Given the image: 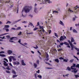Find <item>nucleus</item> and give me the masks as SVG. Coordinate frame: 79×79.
I'll return each instance as SVG.
<instances>
[{
  "label": "nucleus",
  "mask_w": 79,
  "mask_h": 79,
  "mask_svg": "<svg viewBox=\"0 0 79 79\" xmlns=\"http://www.w3.org/2000/svg\"><path fill=\"white\" fill-rule=\"evenodd\" d=\"M31 10H32V7L29 6H25L23 8L22 13H23V11H24L25 13H29L30 11Z\"/></svg>",
  "instance_id": "obj_1"
},
{
  "label": "nucleus",
  "mask_w": 79,
  "mask_h": 79,
  "mask_svg": "<svg viewBox=\"0 0 79 79\" xmlns=\"http://www.w3.org/2000/svg\"><path fill=\"white\" fill-rule=\"evenodd\" d=\"M40 29H41L40 30H38L39 31L38 32V34L41 37L42 36V32H45V30H44V27L43 26L41 27V26H39Z\"/></svg>",
  "instance_id": "obj_2"
},
{
  "label": "nucleus",
  "mask_w": 79,
  "mask_h": 79,
  "mask_svg": "<svg viewBox=\"0 0 79 79\" xmlns=\"http://www.w3.org/2000/svg\"><path fill=\"white\" fill-rule=\"evenodd\" d=\"M76 66V64H73V66H72L71 67V69H74L73 71L74 73H77V70H76V69L74 68Z\"/></svg>",
  "instance_id": "obj_3"
},
{
  "label": "nucleus",
  "mask_w": 79,
  "mask_h": 79,
  "mask_svg": "<svg viewBox=\"0 0 79 79\" xmlns=\"http://www.w3.org/2000/svg\"><path fill=\"white\" fill-rule=\"evenodd\" d=\"M41 2L42 3H52V1H50L49 0H40L39 1V2Z\"/></svg>",
  "instance_id": "obj_4"
},
{
  "label": "nucleus",
  "mask_w": 79,
  "mask_h": 79,
  "mask_svg": "<svg viewBox=\"0 0 79 79\" xmlns=\"http://www.w3.org/2000/svg\"><path fill=\"white\" fill-rule=\"evenodd\" d=\"M45 56L46 59H45L46 61H48L49 59H48V54L47 52H45Z\"/></svg>",
  "instance_id": "obj_5"
},
{
  "label": "nucleus",
  "mask_w": 79,
  "mask_h": 79,
  "mask_svg": "<svg viewBox=\"0 0 79 79\" xmlns=\"http://www.w3.org/2000/svg\"><path fill=\"white\" fill-rule=\"evenodd\" d=\"M7 53L8 55H11L13 53V51L10 50H9L7 51Z\"/></svg>",
  "instance_id": "obj_6"
},
{
  "label": "nucleus",
  "mask_w": 79,
  "mask_h": 79,
  "mask_svg": "<svg viewBox=\"0 0 79 79\" xmlns=\"http://www.w3.org/2000/svg\"><path fill=\"white\" fill-rule=\"evenodd\" d=\"M13 64L14 65H16V64H17V65H18L19 64H20L19 62H13Z\"/></svg>",
  "instance_id": "obj_7"
},
{
  "label": "nucleus",
  "mask_w": 79,
  "mask_h": 79,
  "mask_svg": "<svg viewBox=\"0 0 79 79\" xmlns=\"http://www.w3.org/2000/svg\"><path fill=\"white\" fill-rule=\"evenodd\" d=\"M3 62L4 65L5 66H8V64H6V61H5V60H4Z\"/></svg>",
  "instance_id": "obj_8"
},
{
  "label": "nucleus",
  "mask_w": 79,
  "mask_h": 79,
  "mask_svg": "<svg viewBox=\"0 0 79 79\" xmlns=\"http://www.w3.org/2000/svg\"><path fill=\"white\" fill-rule=\"evenodd\" d=\"M64 39L63 38V36H61L60 37L59 40L60 41H62V40H63Z\"/></svg>",
  "instance_id": "obj_9"
},
{
  "label": "nucleus",
  "mask_w": 79,
  "mask_h": 79,
  "mask_svg": "<svg viewBox=\"0 0 79 79\" xmlns=\"http://www.w3.org/2000/svg\"><path fill=\"white\" fill-rule=\"evenodd\" d=\"M10 40H16V37H12L10 38Z\"/></svg>",
  "instance_id": "obj_10"
},
{
  "label": "nucleus",
  "mask_w": 79,
  "mask_h": 79,
  "mask_svg": "<svg viewBox=\"0 0 79 79\" xmlns=\"http://www.w3.org/2000/svg\"><path fill=\"white\" fill-rule=\"evenodd\" d=\"M22 64L23 66H25L26 65V64L24 63V60H21Z\"/></svg>",
  "instance_id": "obj_11"
},
{
  "label": "nucleus",
  "mask_w": 79,
  "mask_h": 79,
  "mask_svg": "<svg viewBox=\"0 0 79 79\" xmlns=\"http://www.w3.org/2000/svg\"><path fill=\"white\" fill-rule=\"evenodd\" d=\"M27 32H26V34H33V32H31L30 33H28V30H27Z\"/></svg>",
  "instance_id": "obj_12"
},
{
  "label": "nucleus",
  "mask_w": 79,
  "mask_h": 79,
  "mask_svg": "<svg viewBox=\"0 0 79 79\" xmlns=\"http://www.w3.org/2000/svg\"><path fill=\"white\" fill-rule=\"evenodd\" d=\"M55 62H56L57 63H58L60 62V61H59L58 59H55Z\"/></svg>",
  "instance_id": "obj_13"
},
{
  "label": "nucleus",
  "mask_w": 79,
  "mask_h": 79,
  "mask_svg": "<svg viewBox=\"0 0 79 79\" xmlns=\"http://www.w3.org/2000/svg\"><path fill=\"white\" fill-rule=\"evenodd\" d=\"M9 58L10 62H11L12 61V57L11 56H10Z\"/></svg>",
  "instance_id": "obj_14"
},
{
  "label": "nucleus",
  "mask_w": 79,
  "mask_h": 79,
  "mask_svg": "<svg viewBox=\"0 0 79 79\" xmlns=\"http://www.w3.org/2000/svg\"><path fill=\"white\" fill-rule=\"evenodd\" d=\"M0 56H1V57H5L6 56V55L4 54H0Z\"/></svg>",
  "instance_id": "obj_15"
},
{
  "label": "nucleus",
  "mask_w": 79,
  "mask_h": 79,
  "mask_svg": "<svg viewBox=\"0 0 79 79\" xmlns=\"http://www.w3.org/2000/svg\"><path fill=\"white\" fill-rule=\"evenodd\" d=\"M60 22L59 23V24H60L61 25H62V26H64V24L63 23V22H62V21H60Z\"/></svg>",
  "instance_id": "obj_16"
},
{
  "label": "nucleus",
  "mask_w": 79,
  "mask_h": 79,
  "mask_svg": "<svg viewBox=\"0 0 79 79\" xmlns=\"http://www.w3.org/2000/svg\"><path fill=\"white\" fill-rule=\"evenodd\" d=\"M71 42H74V39L72 37H71Z\"/></svg>",
  "instance_id": "obj_17"
},
{
  "label": "nucleus",
  "mask_w": 79,
  "mask_h": 79,
  "mask_svg": "<svg viewBox=\"0 0 79 79\" xmlns=\"http://www.w3.org/2000/svg\"><path fill=\"white\" fill-rule=\"evenodd\" d=\"M5 28H9V27H10V26L8 25H5L4 26Z\"/></svg>",
  "instance_id": "obj_18"
},
{
  "label": "nucleus",
  "mask_w": 79,
  "mask_h": 79,
  "mask_svg": "<svg viewBox=\"0 0 79 79\" xmlns=\"http://www.w3.org/2000/svg\"><path fill=\"white\" fill-rule=\"evenodd\" d=\"M33 64L35 68H36L37 67V64H36L35 63H34Z\"/></svg>",
  "instance_id": "obj_19"
},
{
  "label": "nucleus",
  "mask_w": 79,
  "mask_h": 79,
  "mask_svg": "<svg viewBox=\"0 0 79 79\" xmlns=\"http://www.w3.org/2000/svg\"><path fill=\"white\" fill-rule=\"evenodd\" d=\"M29 25H31V26H33V27H34L32 23L31 22L30 23H29Z\"/></svg>",
  "instance_id": "obj_20"
},
{
  "label": "nucleus",
  "mask_w": 79,
  "mask_h": 79,
  "mask_svg": "<svg viewBox=\"0 0 79 79\" xmlns=\"http://www.w3.org/2000/svg\"><path fill=\"white\" fill-rule=\"evenodd\" d=\"M34 12L36 13L37 12V8L36 7L34 8Z\"/></svg>",
  "instance_id": "obj_21"
},
{
  "label": "nucleus",
  "mask_w": 79,
  "mask_h": 79,
  "mask_svg": "<svg viewBox=\"0 0 79 79\" xmlns=\"http://www.w3.org/2000/svg\"><path fill=\"white\" fill-rule=\"evenodd\" d=\"M64 44L66 45H69V44L67 42H64Z\"/></svg>",
  "instance_id": "obj_22"
},
{
  "label": "nucleus",
  "mask_w": 79,
  "mask_h": 79,
  "mask_svg": "<svg viewBox=\"0 0 79 79\" xmlns=\"http://www.w3.org/2000/svg\"><path fill=\"white\" fill-rule=\"evenodd\" d=\"M12 72L13 74H16V72L14 70H13L12 71Z\"/></svg>",
  "instance_id": "obj_23"
},
{
  "label": "nucleus",
  "mask_w": 79,
  "mask_h": 79,
  "mask_svg": "<svg viewBox=\"0 0 79 79\" xmlns=\"http://www.w3.org/2000/svg\"><path fill=\"white\" fill-rule=\"evenodd\" d=\"M20 29H21V27H18L16 28V30L17 31H18V30H20Z\"/></svg>",
  "instance_id": "obj_24"
},
{
  "label": "nucleus",
  "mask_w": 79,
  "mask_h": 79,
  "mask_svg": "<svg viewBox=\"0 0 79 79\" xmlns=\"http://www.w3.org/2000/svg\"><path fill=\"white\" fill-rule=\"evenodd\" d=\"M68 11H69V12H70L71 13H72V12H73V11L71 10L70 9H68Z\"/></svg>",
  "instance_id": "obj_25"
},
{
  "label": "nucleus",
  "mask_w": 79,
  "mask_h": 79,
  "mask_svg": "<svg viewBox=\"0 0 79 79\" xmlns=\"http://www.w3.org/2000/svg\"><path fill=\"white\" fill-rule=\"evenodd\" d=\"M8 33H4V34H2L1 35H0V36H3V35H6V34H8Z\"/></svg>",
  "instance_id": "obj_26"
},
{
  "label": "nucleus",
  "mask_w": 79,
  "mask_h": 79,
  "mask_svg": "<svg viewBox=\"0 0 79 79\" xmlns=\"http://www.w3.org/2000/svg\"><path fill=\"white\" fill-rule=\"evenodd\" d=\"M35 77V79H37V73H35L34 74Z\"/></svg>",
  "instance_id": "obj_27"
},
{
  "label": "nucleus",
  "mask_w": 79,
  "mask_h": 79,
  "mask_svg": "<svg viewBox=\"0 0 79 79\" xmlns=\"http://www.w3.org/2000/svg\"><path fill=\"white\" fill-rule=\"evenodd\" d=\"M39 62H40V61L39 60H37L36 61V63L37 64H39Z\"/></svg>",
  "instance_id": "obj_28"
},
{
  "label": "nucleus",
  "mask_w": 79,
  "mask_h": 79,
  "mask_svg": "<svg viewBox=\"0 0 79 79\" xmlns=\"http://www.w3.org/2000/svg\"><path fill=\"white\" fill-rule=\"evenodd\" d=\"M17 77V75H13V78H15V77Z\"/></svg>",
  "instance_id": "obj_29"
},
{
  "label": "nucleus",
  "mask_w": 79,
  "mask_h": 79,
  "mask_svg": "<svg viewBox=\"0 0 79 79\" xmlns=\"http://www.w3.org/2000/svg\"><path fill=\"white\" fill-rule=\"evenodd\" d=\"M73 32H75V33H77V31H76V30L75 29L73 30Z\"/></svg>",
  "instance_id": "obj_30"
},
{
  "label": "nucleus",
  "mask_w": 79,
  "mask_h": 79,
  "mask_svg": "<svg viewBox=\"0 0 79 79\" xmlns=\"http://www.w3.org/2000/svg\"><path fill=\"white\" fill-rule=\"evenodd\" d=\"M22 17H23V18H25V17H26V15H23V14H22Z\"/></svg>",
  "instance_id": "obj_31"
},
{
  "label": "nucleus",
  "mask_w": 79,
  "mask_h": 79,
  "mask_svg": "<svg viewBox=\"0 0 79 79\" xmlns=\"http://www.w3.org/2000/svg\"><path fill=\"white\" fill-rule=\"evenodd\" d=\"M53 13H58V12L56 10H54L53 11Z\"/></svg>",
  "instance_id": "obj_32"
},
{
  "label": "nucleus",
  "mask_w": 79,
  "mask_h": 79,
  "mask_svg": "<svg viewBox=\"0 0 79 79\" xmlns=\"http://www.w3.org/2000/svg\"><path fill=\"white\" fill-rule=\"evenodd\" d=\"M39 29V28L35 27L33 31H36V30H37V29Z\"/></svg>",
  "instance_id": "obj_33"
},
{
  "label": "nucleus",
  "mask_w": 79,
  "mask_h": 79,
  "mask_svg": "<svg viewBox=\"0 0 79 79\" xmlns=\"http://www.w3.org/2000/svg\"><path fill=\"white\" fill-rule=\"evenodd\" d=\"M67 69H68L69 71H71V68L69 67H67Z\"/></svg>",
  "instance_id": "obj_34"
},
{
  "label": "nucleus",
  "mask_w": 79,
  "mask_h": 79,
  "mask_svg": "<svg viewBox=\"0 0 79 79\" xmlns=\"http://www.w3.org/2000/svg\"><path fill=\"white\" fill-rule=\"evenodd\" d=\"M10 2V1H7L5 3H8Z\"/></svg>",
  "instance_id": "obj_35"
},
{
  "label": "nucleus",
  "mask_w": 79,
  "mask_h": 79,
  "mask_svg": "<svg viewBox=\"0 0 79 79\" xmlns=\"http://www.w3.org/2000/svg\"><path fill=\"white\" fill-rule=\"evenodd\" d=\"M12 57V59L13 60H16V59L15 58V57H13V56H11Z\"/></svg>",
  "instance_id": "obj_36"
},
{
  "label": "nucleus",
  "mask_w": 79,
  "mask_h": 79,
  "mask_svg": "<svg viewBox=\"0 0 79 79\" xmlns=\"http://www.w3.org/2000/svg\"><path fill=\"white\" fill-rule=\"evenodd\" d=\"M74 8H76V9H75V10H77V8H79V7L77 6H76V7H75Z\"/></svg>",
  "instance_id": "obj_37"
},
{
  "label": "nucleus",
  "mask_w": 79,
  "mask_h": 79,
  "mask_svg": "<svg viewBox=\"0 0 79 79\" xmlns=\"http://www.w3.org/2000/svg\"><path fill=\"white\" fill-rule=\"evenodd\" d=\"M75 76L76 77V78H77V77H79V76L78 75H75Z\"/></svg>",
  "instance_id": "obj_38"
},
{
  "label": "nucleus",
  "mask_w": 79,
  "mask_h": 79,
  "mask_svg": "<svg viewBox=\"0 0 79 79\" xmlns=\"http://www.w3.org/2000/svg\"><path fill=\"white\" fill-rule=\"evenodd\" d=\"M74 58H76L77 59V61H79V60L78 59V58H77V57H76L75 56H74Z\"/></svg>",
  "instance_id": "obj_39"
},
{
  "label": "nucleus",
  "mask_w": 79,
  "mask_h": 79,
  "mask_svg": "<svg viewBox=\"0 0 79 79\" xmlns=\"http://www.w3.org/2000/svg\"><path fill=\"white\" fill-rule=\"evenodd\" d=\"M38 77H39V78H42V76L41 75H38Z\"/></svg>",
  "instance_id": "obj_40"
},
{
  "label": "nucleus",
  "mask_w": 79,
  "mask_h": 79,
  "mask_svg": "<svg viewBox=\"0 0 79 79\" xmlns=\"http://www.w3.org/2000/svg\"><path fill=\"white\" fill-rule=\"evenodd\" d=\"M4 60H5V61H6V62H8V60H7V59L4 58Z\"/></svg>",
  "instance_id": "obj_41"
},
{
  "label": "nucleus",
  "mask_w": 79,
  "mask_h": 79,
  "mask_svg": "<svg viewBox=\"0 0 79 79\" xmlns=\"http://www.w3.org/2000/svg\"><path fill=\"white\" fill-rule=\"evenodd\" d=\"M63 61L64 62H68V60L66 59H63Z\"/></svg>",
  "instance_id": "obj_42"
},
{
  "label": "nucleus",
  "mask_w": 79,
  "mask_h": 79,
  "mask_svg": "<svg viewBox=\"0 0 79 79\" xmlns=\"http://www.w3.org/2000/svg\"><path fill=\"white\" fill-rule=\"evenodd\" d=\"M63 50V49L61 48V49H58V52H60V51H61Z\"/></svg>",
  "instance_id": "obj_43"
},
{
  "label": "nucleus",
  "mask_w": 79,
  "mask_h": 79,
  "mask_svg": "<svg viewBox=\"0 0 79 79\" xmlns=\"http://www.w3.org/2000/svg\"><path fill=\"white\" fill-rule=\"evenodd\" d=\"M10 68V67L8 66L7 68H6L8 70H10V69H10V68Z\"/></svg>",
  "instance_id": "obj_44"
},
{
  "label": "nucleus",
  "mask_w": 79,
  "mask_h": 79,
  "mask_svg": "<svg viewBox=\"0 0 79 79\" xmlns=\"http://www.w3.org/2000/svg\"><path fill=\"white\" fill-rule=\"evenodd\" d=\"M75 49H76V50H77V51L78 52H79V49L78 48H75Z\"/></svg>",
  "instance_id": "obj_45"
},
{
  "label": "nucleus",
  "mask_w": 79,
  "mask_h": 79,
  "mask_svg": "<svg viewBox=\"0 0 79 79\" xmlns=\"http://www.w3.org/2000/svg\"><path fill=\"white\" fill-rule=\"evenodd\" d=\"M0 53H5V52L3 51H1V52H0Z\"/></svg>",
  "instance_id": "obj_46"
},
{
  "label": "nucleus",
  "mask_w": 79,
  "mask_h": 79,
  "mask_svg": "<svg viewBox=\"0 0 79 79\" xmlns=\"http://www.w3.org/2000/svg\"><path fill=\"white\" fill-rule=\"evenodd\" d=\"M6 72L7 73H10V72L9 71L6 70Z\"/></svg>",
  "instance_id": "obj_47"
},
{
  "label": "nucleus",
  "mask_w": 79,
  "mask_h": 79,
  "mask_svg": "<svg viewBox=\"0 0 79 79\" xmlns=\"http://www.w3.org/2000/svg\"><path fill=\"white\" fill-rule=\"evenodd\" d=\"M59 60H63L64 59V58H63L62 57H60L59 58Z\"/></svg>",
  "instance_id": "obj_48"
},
{
  "label": "nucleus",
  "mask_w": 79,
  "mask_h": 79,
  "mask_svg": "<svg viewBox=\"0 0 79 79\" xmlns=\"http://www.w3.org/2000/svg\"><path fill=\"white\" fill-rule=\"evenodd\" d=\"M56 37H58V35H57V34L56 33H54Z\"/></svg>",
  "instance_id": "obj_49"
},
{
  "label": "nucleus",
  "mask_w": 79,
  "mask_h": 79,
  "mask_svg": "<svg viewBox=\"0 0 79 79\" xmlns=\"http://www.w3.org/2000/svg\"><path fill=\"white\" fill-rule=\"evenodd\" d=\"M76 67H77V68H78L79 69V64H77V65L76 66Z\"/></svg>",
  "instance_id": "obj_50"
},
{
  "label": "nucleus",
  "mask_w": 79,
  "mask_h": 79,
  "mask_svg": "<svg viewBox=\"0 0 79 79\" xmlns=\"http://www.w3.org/2000/svg\"><path fill=\"white\" fill-rule=\"evenodd\" d=\"M48 32H49V34H51V32H52V31H51V30H49Z\"/></svg>",
  "instance_id": "obj_51"
},
{
  "label": "nucleus",
  "mask_w": 79,
  "mask_h": 79,
  "mask_svg": "<svg viewBox=\"0 0 79 79\" xmlns=\"http://www.w3.org/2000/svg\"><path fill=\"white\" fill-rule=\"evenodd\" d=\"M22 32L21 31H20L19 34H18V35H21V34Z\"/></svg>",
  "instance_id": "obj_52"
},
{
  "label": "nucleus",
  "mask_w": 79,
  "mask_h": 79,
  "mask_svg": "<svg viewBox=\"0 0 79 79\" xmlns=\"http://www.w3.org/2000/svg\"><path fill=\"white\" fill-rule=\"evenodd\" d=\"M71 48H71V50H73V49L74 48V46H71Z\"/></svg>",
  "instance_id": "obj_53"
},
{
  "label": "nucleus",
  "mask_w": 79,
  "mask_h": 79,
  "mask_svg": "<svg viewBox=\"0 0 79 79\" xmlns=\"http://www.w3.org/2000/svg\"><path fill=\"white\" fill-rule=\"evenodd\" d=\"M5 36H3V37H0V38L1 39H5Z\"/></svg>",
  "instance_id": "obj_54"
},
{
  "label": "nucleus",
  "mask_w": 79,
  "mask_h": 79,
  "mask_svg": "<svg viewBox=\"0 0 79 79\" xmlns=\"http://www.w3.org/2000/svg\"><path fill=\"white\" fill-rule=\"evenodd\" d=\"M37 52H38V53H39L40 55H41V53L39 52V51H38Z\"/></svg>",
  "instance_id": "obj_55"
},
{
  "label": "nucleus",
  "mask_w": 79,
  "mask_h": 79,
  "mask_svg": "<svg viewBox=\"0 0 79 79\" xmlns=\"http://www.w3.org/2000/svg\"><path fill=\"white\" fill-rule=\"evenodd\" d=\"M39 72H40V70H38V71H36V73L38 74H39Z\"/></svg>",
  "instance_id": "obj_56"
},
{
  "label": "nucleus",
  "mask_w": 79,
  "mask_h": 79,
  "mask_svg": "<svg viewBox=\"0 0 79 79\" xmlns=\"http://www.w3.org/2000/svg\"><path fill=\"white\" fill-rule=\"evenodd\" d=\"M69 44H70V45L71 46V47L73 46V44H72V43H70Z\"/></svg>",
  "instance_id": "obj_57"
},
{
  "label": "nucleus",
  "mask_w": 79,
  "mask_h": 79,
  "mask_svg": "<svg viewBox=\"0 0 79 79\" xmlns=\"http://www.w3.org/2000/svg\"><path fill=\"white\" fill-rule=\"evenodd\" d=\"M6 32H8V31H9V29H6Z\"/></svg>",
  "instance_id": "obj_58"
},
{
  "label": "nucleus",
  "mask_w": 79,
  "mask_h": 79,
  "mask_svg": "<svg viewBox=\"0 0 79 79\" xmlns=\"http://www.w3.org/2000/svg\"><path fill=\"white\" fill-rule=\"evenodd\" d=\"M73 61H74L73 60H70V62H71V63H72V62H73Z\"/></svg>",
  "instance_id": "obj_59"
},
{
  "label": "nucleus",
  "mask_w": 79,
  "mask_h": 79,
  "mask_svg": "<svg viewBox=\"0 0 79 79\" xmlns=\"http://www.w3.org/2000/svg\"><path fill=\"white\" fill-rule=\"evenodd\" d=\"M11 29L12 30H16V28H12Z\"/></svg>",
  "instance_id": "obj_60"
},
{
  "label": "nucleus",
  "mask_w": 79,
  "mask_h": 79,
  "mask_svg": "<svg viewBox=\"0 0 79 79\" xmlns=\"http://www.w3.org/2000/svg\"><path fill=\"white\" fill-rule=\"evenodd\" d=\"M4 2L2 0H1L0 3H3Z\"/></svg>",
  "instance_id": "obj_61"
},
{
  "label": "nucleus",
  "mask_w": 79,
  "mask_h": 79,
  "mask_svg": "<svg viewBox=\"0 0 79 79\" xmlns=\"http://www.w3.org/2000/svg\"><path fill=\"white\" fill-rule=\"evenodd\" d=\"M9 65H10V66H13V65H12V64H11V63H9Z\"/></svg>",
  "instance_id": "obj_62"
},
{
  "label": "nucleus",
  "mask_w": 79,
  "mask_h": 79,
  "mask_svg": "<svg viewBox=\"0 0 79 79\" xmlns=\"http://www.w3.org/2000/svg\"><path fill=\"white\" fill-rule=\"evenodd\" d=\"M8 23H10V21H7V22L6 23V24H8Z\"/></svg>",
  "instance_id": "obj_63"
},
{
  "label": "nucleus",
  "mask_w": 79,
  "mask_h": 79,
  "mask_svg": "<svg viewBox=\"0 0 79 79\" xmlns=\"http://www.w3.org/2000/svg\"><path fill=\"white\" fill-rule=\"evenodd\" d=\"M63 43H60V45H63Z\"/></svg>",
  "instance_id": "obj_64"
}]
</instances>
